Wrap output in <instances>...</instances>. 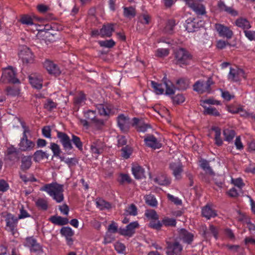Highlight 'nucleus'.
Returning a JSON list of instances; mask_svg holds the SVG:
<instances>
[{
    "mask_svg": "<svg viewBox=\"0 0 255 255\" xmlns=\"http://www.w3.org/2000/svg\"><path fill=\"white\" fill-rule=\"evenodd\" d=\"M40 190L46 192L57 203H61L64 200L63 185L53 182L45 184Z\"/></svg>",
    "mask_w": 255,
    "mask_h": 255,
    "instance_id": "nucleus-1",
    "label": "nucleus"
},
{
    "mask_svg": "<svg viewBox=\"0 0 255 255\" xmlns=\"http://www.w3.org/2000/svg\"><path fill=\"white\" fill-rule=\"evenodd\" d=\"M19 121L23 128V132L18 143V150L21 152H29L33 150L35 143L33 141L28 139L27 134L30 133L29 128L26 126L24 122H21L20 120Z\"/></svg>",
    "mask_w": 255,
    "mask_h": 255,
    "instance_id": "nucleus-2",
    "label": "nucleus"
},
{
    "mask_svg": "<svg viewBox=\"0 0 255 255\" xmlns=\"http://www.w3.org/2000/svg\"><path fill=\"white\" fill-rule=\"evenodd\" d=\"M162 82L163 83H158L154 81H151V87L154 89L155 93L158 95L162 94L164 91V88H165L166 95H173L175 93L176 88L172 82L165 77L163 78Z\"/></svg>",
    "mask_w": 255,
    "mask_h": 255,
    "instance_id": "nucleus-3",
    "label": "nucleus"
},
{
    "mask_svg": "<svg viewBox=\"0 0 255 255\" xmlns=\"http://www.w3.org/2000/svg\"><path fill=\"white\" fill-rule=\"evenodd\" d=\"M174 57L176 63L182 67L183 65H186L189 63L192 56L186 49L180 48L175 51Z\"/></svg>",
    "mask_w": 255,
    "mask_h": 255,
    "instance_id": "nucleus-4",
    "label": "nucleus"
},
{
    "mask_svg": "<svg viewBox=\"0 0 255 255\" xmlns=\"http://www.w3.org/2000/svg\"><path fill=\"white\" fill-rule=\"evenodd\" d=\"M0 82L3 84H15L16 73L14 69L11 66L2 69V75Z\"/></svg>",
    "mask_w": 255,
    "mask_h": 255,
    "instance_id": "nucleus-5",
    "label": "nucleus"
},
{
    "mask_svg": "<svg viewBox=\"0 0 255 255\" xmlns=\"http://www.w3.org/2000/svg\"><path fill=\"white\" fill-rule=\"evenodd\" d=\"M19 60L23 64H31L34 61V56L31 50L25 45H21L18 48Z\"/></svg>",
    "mask_w": 255,
    "mask_h": 255,
    "instance_id": "nucleus-6",
    "label": "nucleus"
},
{
    "mask_svg": "<svg viewBox=\"0 0 255 255\" xmlns=\"http://www.w3.org/2000/svg\"><path fill=\"white\" fill-rule=\"evenodd\" d=\"M244 71L238 67H230L228 75V79L231 82H237L241 81L242 78H245Z\"/></svg>",
    "mask_w": 255,
    "mask_h": 255,
    "instance_id": "nucleus-7",
    "label": "nucleus"
},
{
    "mask_svg": "<svg viewBox=\"0 0 255 255\" xmlns=\"http://www.w3.org/2000/svg\"><path fill=\"white\" fill-rule=\"evenodd\" d=\"M167 251L166 253L167 255H181L183 250V246L180 243L175 240L174 242H166Z\"/></svg>",
    "mask_w": 255,
    "mask_h": 255,
    "instance_id": "nucleus-8",
    "label": "nucleus"
},
{
    "mask_svg": "<svg viewBox=\"0 0 255 255\" xmlns=\"http://www.w3.org/2000/svg\"><path fill=\"white\" fill-rule=\"evenodd\" d=\"M118 127L124 133H128L130 127V119L125 115L120 114L117 118Z\"/></svg>",
    "mask_w": 255,
    "mask_h": 255,
    "instance_id": "nucleus-9",
    "label": "nucleus"
},
{
    "mask_svg": "<svg viewBox=\"0 0 255 255\" xmlns=\"http://www.w3.org/2000/svg\"><path fill=\"white\" fill-rule=\"evenodd\" d=\"M215 28L220 37L230 39H231L233 36L234 33L230 28L223 24L216 23L215 25Z\"/></svg>",
    "mask_w": 255,
    "mask_h": 255,
    "instance_id": "nucleus-10",
    "label": "nucleus"
},
{
    "mask_svg": "<svg viewBox=\"0 0 255 255\" xmlns=\"http://www.w3.org/2000/svg\"><path fill=\"white\" fill-rule=\"evenodd\" d=\"M99 114L104 116H110L115 114L116 109L111 104H99L96 106Z\"/></svg>",
    "mask_w": 255,
    "mask_h": 255,
    "instance_id": "nucleus-11",
    "label": "nucleus"
},
{
    "mask_svg": "<svg viewBox=\"0 0 255 255\" xmlns=\"http://www.w3.org/2000/svg\"><path fill=\"white\" fill-rule=\"evenodd\" d=\"M193 234L189 232L185 229H180L178 230V238L183 243L191 245L194 240Z\"/></svg>",
    "mask_w": 255,
    "mask_h": 255,
    "instance_id": "nucleus-12",
    "label": "nucleus"
},
{
    "mask_svg": "<svg viewBox=\"0 0 255 255\" xmlns=\"http://www.w3.org/2000/svg\"><path fill=\"white\" fill-rule=\"evenodd\" d=\"M57 136L66 151H70L73 149L71 139L66 133L57 131Z\"/></svg>",
    "mask_w": 255,
    "mask_h": 255,
    "instance_id": "nucleus-13",
    "label": "nucleus"
},
{
    "mask_svg": "<svg viewBox=\"0 0 255 255\" xmlns=\"http://www.w3.org/2000/svg\"><path fill=\"white\" fill-rule=\"evenodd\" d=\"M144 142L146 146L153 149H159L162 146V143L152 134L144 136Z\"/></svg>",
    "mask_w": 255,
    "mask_h": 255,
    "instance_id": "nucleus-14",
    "label": "nucleus"
},
{
    "mask_svg": "<svg viewBox=\"0 0 255 255\" xmlns=\"http://www.w3.org/2000/svg\"><path fill=\"white\" fill-rule=\"evenodd\" d=\"M5 221L6 222L5 230L14 235L15 233L16 217L13 214L7 213L5 217Z\"/></svg>",
    "mask_w": 255,
    "mask_h": 255,
    "instance_id": "nucleus-15",
    "label": "nucleus"
},
{
    "mask_svg": "<svg viewBox=\"0 0 255 255\" xmlns=\"http://www.w3.org/2000/svg\"><path fill=\"white\" fill-rule=\"evenodd\" d=\"M90 148L92 153L98 156L103 153L106 148V144L103 141L96 139L92 142Z\"/></svg>",
    "mask_w": 255,
    "mask_h": 255,
    "instance_id": "nucleus-16",
    "label": "nucleus"
},
{
    "mask_svg": "<svg viewBox=\"0 0 255 255\" xmlns=\"http://www.w3.org/2000/svg\"><path fill=\"white\" fill-rule=\"evenodd\" d=\"M138 227L139 224L137 221L132 222L128 225L125 228L120 229L119 233L122 235L131 237L135 233V229Z\"/></svg>",
    "mask_w": 255,
    "mask_h": 255,
    "instance_id": "nucleus-17",
    "label": "nucleus"
},
{
    "mask_svg": "<svg viewBox=\"0 0 255 255\" xmlns=\"http://www.w3.org/2000/svg\"><path fill=\"white\" fill-rule=\"evenodd\" d=\"M84 116L86 119L95 124L98 126H103L104 125L103 120L98 119L96 118V111L88 110L84 112Z\"/></svg>",
    "mask_w": 255,
    "mask_h": 255,
    "instance_id": "nucleus-18",
    "label": "nucleus"
},
{
    "mask_svg": "<svg viewBox=\"0 0 255 255\" xmlns=\"http://www.w3.org/2000/svg\"><path fill=\"white\" fill-rule=\"evenodd\" d=\"M16 159V148L13 146L8 147L4 153V160L6 163L12 165L14 164Z\"/></svg>",
    "mask_w": 255,
    "mask_h": 255,
    "instance_id": "nucleus-19",
    "label": "nucleus"
},
{
    "mask_svg": "<svg viewBox=\"0 0 255 255\" xmlns=\"http://www.w3.org/2000/svg\"><path fill=\"white\" fill-rule=\"evenodd\" d=\"M43 66L50 74L58 76L61 74V70L59 67L52 61L46 60L43 63Z\"/></svg>",
    "mask_w": 255,
    "mask_h": 255,
    "instance_id": "nucleus-20",
    "label": "nucleus"
},
{
    "mask_svg": "<svg viewBox=\"0 0 255 255\" xmlns=\"http://www.w3.org/2000/svg\"><path fill=\"white\" fill-rule=\"evenodd\" d=\"M132 122L131 126L135 128L138 132H144L150 128L149 125L143 123L141 120L137 118H133L132 119Z\"/></svg>",
    "mask_w": 255,
    "mask_h": 255,
    "instance_id": "nucleus-21",
    "label": "nucleus"
},
{
    "mask_svg": "<svg viewBox=\"0 0 255 255\" xmlns=\"http://www.w3.org/2000/svg\"><path fill=\"white\" fill-rule=\"evenodd\" d=\"M29 81L32 87L40 90L42 87V76L37 74H31L29 76Z\"/></svg>",
    "mask_w": 255,
    "mask_h": 255,
    "instance_id": "nucleus-22",
    "label": "nucleus"
},
{
    "mask_svg": "<svg viewBox=\"0 0 255 255\" xmlns=\"http://www.w3.org/2000/svg\"><path fill=\"white\" fill-rule=\"evenodd\" d=\"M115 31L114 24L112 23H108L102 26L100 29L101 33V37H111L113 34V32Z\"/></svg>",
    "mask_w": 255,
    "mask_h": 255,
    "instance_id": "nucleus-23",
    "label": "nucleus"
},
{
    "mask_svg": "<svg viewBox=\"0 0 255 255\" xmlns=\"http://www.w3.org/2000/svg\"><path fill=\"white\" fill-rule=\"evenodd\" d=\"M187 5L192 9L198 16L204 15L206 14L205 7L202 4L190 1Z\"/></svg>",
    "mask_w": 255,
    "mask_h": 255,
    "instance_id": "nucleus-24",
    "label": "nucleus"
},
{
    "mask_svg": "<svg viewBox=\"0 0 255 255\" xmlns=\"http://www.w3.org/2000/svg\"><path fill=\"white\" fill-rule=\"evenodd\" d=\"M235 24L237 27L243 29L244 33L245 31H248L252 27L250 22L243 17L237 18L235 21Z\"/></svg>",
    "mask_w": 255,
    "mask_h": 255,
    "instance_id": "nucleus-25",
    "label": "nucleus"
},
{
    "mask_svg": "<svg viewBox=\"0 0 255 255\" xmlns=\"http://www.w3.org/2000/svg\"><path fill=\"white\" fill-rule=\"evenodd\" d=\"M169 168L173 171V174L176 179L181 178V173L183 171L182 165L180 163L172 162L170 163Z\"/></svg>",
    "mask_w": 255,
    "mask_h": 255,
    "instance_id": "nucleus-26",
    "label": "nucleus"
},
{
    "mask_svg": "<svg viewBox=\"0 0 255 255\" xmlns=\"http://www.w3.org/2000/svg\"><path fill=\"white\" fill-rule=\"evenodd\" d=\"M131 171L135 178L137 179H140L145 177L144 169L138 164L132 166Z\"/></svg>",
    "mask_w": 255,
    "mask_h": 255,
    "instance_id": "nucleus-27",
    "label": "nucleus"
},
{
    "mask_svg": "<svg viewBox=\"0 0 255 255\" xmlns=\"http://www.w3.org/2000/svg\"><path fill=\"white\" fill-rule=\"evenodd\" d=\"M49 221L56 225L63 226L69 223L67 218H64L59 216H52L49 218Z\"/></svg>",
    "mask_w": 255,
    "mask_h": 255,
    "instance_id": "nucleus-28",
    "label": "nucleus"
},
{
    "mask_svg": "<svg viewBox=\"0 0 255 255\" xmlns=\"http://www.w3.org/2000/svg\"><path fill=\"white\" fill-rule=\"evenodd\" d=\"M202 215L207 219H210L217 216L216 211L208 205L203 207L202 209Z\"/></svg>",
    "mask_w": 255,
    "mask_h": 255,
    "instance_id": "nucleus-29",
    "label": "nucleus"
},
{
    "mask_svg": "<svg viewBox=\"0 0 255 255\" xmlns=\"http://www.w3.org/2000/svg\"><path fill=\"white\" fill-rule=\"evenodd\" d=\"M155 183L162 186H167L170 184V180L164 174H160L153 179Z\"/></svg>",
    "mask_w": 255,
    "mask_h": 255,
    "instance_id": "nucleus-30",
    "label": "nucleus"
},
{
    "mask_svg": "<svg viewBox=\"0 0 255 255\" xmlns=\"http://www.w3.org/2000/svg\"><path fill=\"white\" fill-rule=\"evenodd\" d=\"M219 9L221 11H225L233 16L238 15V12L231 7L227 6L224 1H220L218 3Z\"/></svg>",
    "mask_w": 255,
    "mask_h": 255,
    "instance_id": "nucleus-31",
    "label": "nucleus"
},
{
    "mask_svg": "<svg viewBox=\"0 0 255 255\" xmlns=\"http://www.w3.org/2000/svg\"><path fill=\"white\" fill-rule=\"evenodd\" d=\"M48 157L49 154L41 149L36 150L33 155V160L35 162H39L45 158L48 159Z\"/></svg>",
    "mask_w": 255,
    "mask_h": 255,
    "instance_id": "nucleus-32",
    "label": "nucleus"
},
{
    "mask_svg": "<svg viewBox=\"0 0 255 255\" xmlns=\"http://www.w3.org/2000/svg\"><path fill=\"white\" fill-rule=\"evenodd\" d=\"M211 130L215 133L214 137L215 143L218 146H221L223 144V140L221 137V128L218 127L213 126L212 127Z\"/></svg>",
    "mask_w": 255,
    "mask_h": 255,
    "instance_id": "nucleus-33",
    "label": "nucleus"
},
{
    "mask_svg": "<svg viewBox=\"0 0 255 255\" xmlns=\"http://www.w3.org/2000/svg\"><path fill=\"white\" fill-rule=\"evenodd\" d=\"M123 15L125 17L131 19L135 16L136 10L132 6H124L123 7Z\"/></svg>",
    "mask_w": 255,
    "mask_h": 255,
    "instance_id": "nucleus-34",
    "label": "nucleus"
},
{
    "mask_svg": "<svg viewBox=\"0 0 255 255\" xmlns=\"http://www.w3.org/2000/svg\"><path fill=\"white\" fill-rule=\"evenodd\" d=\"M177 89L179 90H185L189 86V80L187 78H181L176 81Z\"/></svg>",
    "mask_w": 255,
    "mask_h": 255,
    "instance_id": "nucleus-35",
    "label": "nucleus"
},
{
    "mask_svg": "<svg viewBox=\"0 0 255 255\" xmlns=\"http://www.w3.org/2000/svg\"><path fill=\"white\" fill-rule=\"evenodd\" d=\"M32 164L31 157L30 156H24L21 158V169L23 171L28 170Z\"/></svg>",
    "mask_w": 255,
    "mask_h": 255,
    "instance_id": "nucleus-36",
    "label": "nucleus"
},
{
    "mask_svg": "<svg viewBox=\"0 0 255 255\" xmlns=\"http://www.w3.org/2000/svg\"><path fill=\"white\" fill-rule=\"evenodd\" d=\"M193 90L200 94H202L204 92H209L206 88L204 81H197L193 85Z\"/></svg>",
    "mask_w": 255,
    "mask_h": 255,
    "instance_id": "nucleus-37",
    "label": "nucleus"
},
{
    "mask_svg": "<svg viewBox=\"0 0 255 255\" xmlns=\"http://www.w3.org/2000/svg\"><path fill=\"white\" fill-rule=\"evenodd\" d=\"M133 148L129 145L123 147L121 150V156L124 159H128L133 152Z\"/></svg>",
    "mask_w": 255,
    "mask_h": 255,
    "instance_id": "nucleus-38",
    "label": "nucleus"
},
{
    "mask_svg": "<svg viewBox=\"0 0 255 255\" xmlns=\"http://www.w3.org/2000/svg\"><path fill=\"white\" fill-rule=\"evenodd\" d=\"M189 19L187 20L186 30L189 32H192L197 30L199 28L200 25L198 23H197L195 21V19H194L193 20H191L190 21H189Z\"/></svg>",
    "mask_w": 255,
    "mask_h": 255,
    "instance_id": "nucleus-39",
    "label": "nucleus"
},
{
    "mask_svg": "<svg viewBox=\"0 0 255 255\" xmlns=\"http://www.w3.org/2000/svg\"><path fill=\"white\" fill-rule=\"evenodd\" d=\"M86 100L85 94L82 92H81L77 96L74 97V103L75 105L80 106L85 103Z\"/></svg>",
    "mask_w": 255,
    "mask_h": 255,
    "instance_id": "nucleus-40",
    "label": "nucleus"
},
{
    "mask_svg": "<svg viewBox=\"0 0 255 255\" xmlns=\"http://www.w3.org/2000/svg\"><path fill=\"white\" fill-rule=\"evenodd\" d=\"M35 205L38 209L43 211L47 210L48 208V202L44 198H38L35 202Z\"/></svg>",
    "mask_w": 255,
    "mask_h": 255,
    "instance_id": "nucleus-41",
    "label": "nucleus"
},
{
    "mask_svg": "<svg viewBox=\"0 0 255 255\" xmlns=\"http://www.w3.org/2000/svg\"><path fill=\"white\" fill-rule=\"evenodd\" d=\"M200 167L207 173H208L210 175H213L214 172L212 168L210 166L208 161L204 159H201L200 160Z\"/></svg>",
    "mask_w": 255,
    "mask_h": 255,
    "instance_id": "nucleus-42",
    "label": "nucleus"
},
{
    "mask_svg": "<svg viewBox=\"0 0 255 255\" xmlns=\"http://www.w3.org/2000/svg\"><path fill=\"white\" fill-rule=\"evenodd\" d=\"M201 105L204 107L205 111L204 113L205 114L218 117L220 116V113L217 110L216 108L213 107H204L202 104Z\"/></svg>",
    "mask_w": 255,
    "mask_h": 255,
    "instance_id": "nucleus-43",
    "label": "nucleus"
},
{
    "mask_svg": "<svg viewBox=\"0 0 255 255\" xmlns=\"http://www.w3.org/2000/svg\"><path fill=\"white\" fill-rule=\"evenodd\" d=\"M145 216L149 220L153 221L154 220H158L159 216L156 212L153 209L146 210L144 213Z\"/></svg>",
    "mask_w": 255,
    "mask_h": 255,
    "instance_id": "nucleus-44",
    "label": "nucleus"
},
{
    "mask_svg": "<svg viewBox=\"0 0 255 255\" xmlns=\"http://www.w3.org/2000/svg\"><path fill=\"white\" fill-rule=\"evenodd\" d=\"M176 24V21L174 19H171L168 20L165 27V32L169 34H172Z\"/></svg>",
    "mask_w": 255,
    "mask_h": 255,
    "instance_id": "nucleus-45",
    "label": "nucleus"
},
{
    "mask_svg": "<svg viewBox=\"0 0 255 255\" xmlns=\"http://www.w3.org/2000/svg\"><path fill=\"white\" fill-rule=\"evenodd\" d=\"M98 43L101 47L107 48H112L116 45V42L112 39L99 41Z\"/></svg>",
    "mask_w": 255,
    "mask_h": 255,
    "instance_id": "nucleus-46",
    "label": "nucleus"
},
{
    "mask_svg": "<svg viewBox=\"0 0 255 255\" xmlns=\"http://www.w3.org/2000/svg\"><path fill=\"white\" fill-rule=\"evenodd\" d=\"M96 206L100 210H104L105 209H110L111 207V204L104 200L99 199L96 202Z\"/></svg>",
    "mask_w": 255,
    "mask_h": 255,
    "instance_id": "nucleus-47",
    "label": "nucleus"
},
{
    "mask_svg": "<svg viewBox=\"0 0 255 255\" xmlns=\"http://www.w3.org/2000/svg\"><path fill=\"white\" fill-rule=\"evenodd\" d=\"M162 226L165 227H175L176 225V221L174 218H170L169 217H164L162 220Z\"/></svg>",
    "mask_w": 255,
    "mask_h": 255,
    "instance_id": "nucleus-48",
    "label": "nucleus"
},
{
    "mask_svg": "<svg viewBox=\"0 0 255 255\" xmlns=\"http://www.w3.org/2000/svg\"><path fill=\"white\" fill-rule=\"evenodd\" d=\"M223 134L225 137V140L230 142L234 137L235 132L233 130L227 128L224 130Z\"/></svg>",
    "mask_w": 255,
    "mask_h": 255,
    "instance_id": "nucleus-49",
    "label": "nucleus"
},
{
    "mask_svg": "<svg viewBox=\"0 0 255 255\" xmlns=\"http://www.w3.org/2000/svg\"><path fill=\"white\" fill-rule=\"evenodd\" d=\"M71 142L80 151L83 150V143L79 137L74 135H72Z\"/></svg>",
    "mask_w": 255,
    "mask_h": 255,
    "instance_id": "nucleus-50",
    "label": "nucleus"
},
{
    "mask_svg": "<svg viewBox=\"0 0 255 255\" xmlns=\"http://www.w3.org/2000/svg\"><path fill=\"white\" fill-rule=\"evenodd\" d=\"M61 234L65 237H72L74 234V231L69 227H62L60 230Z\"/></svg>",
    "mask_w": 255,
    "mask_h": 255,
    "instance_id": "nucleus-51",
    "label": "nucleus"
},
{
    "mask_svg": "<svg viewBox=\"0 0 255 255\" xmlns=\"http://www.w3.org/2000/svg\"><path fill=\"white\" fill-rule=\"evenodd\" d=\"M145 199L146 203L150 206L156 207L157 205V201L154 195H146Z\"/></svg>",
    "mask_w": 255,
    "mask_h": 255,
    "instance_id": "nucleus-52",
    "label": "nucleus"
},
{
    "mask_svg": "<svg viewBox=\"0 0 255 255\" xmlns=\"http://www.w3.org/2000/svg\"><path fill=\"white\" fill-rule=\"evenodd\" d=\"M148 226L154 230H160L162 227V222L158 220L150 221Z\"/></svg>",
    "mask_w": 255,
    "mask_h": 255,
    "instance_id": "nucleus-53",
    "label": "nucleus"
},
{
    "mask_svg": "<svg viewBox=\"0 0 255 255\" xmlns=\"http://www.w3.org/2000/svg\"><path fill=\"white\" fill-rule=\"evenodd\" d=\"M50 149L53 153V155L56 157H58L61 152L59 146L55 143H51Z\"/></svg>",
    "mask_w": 255,
    "mask_h": 255,
    "instance_id": "nucleus-54",
    "label": "nucleus"
},
{
    "mask_svg": "<svg viewBox=\"0 0 255 255\" xmlns=\"http://www.w3.org/2000/svg\"><path fill=\"white\" fill-rule=\"evenodd\" d=\"M169 50L167 48H158L155 52V56L158 57H164L168 55Z\"/></svg>",
    "mask_w": 255,
    "mask_h": 255,
    "instance_id": "nucleus-55",
    "label": "nucleus"
},
{
    "mask_svg": "<svg viewBox=\"0 0 255 255\" xmlns=\"http://www.w3.org/2000/svg\"><path fill=\"white\" fill-rule=\"evenodd\" d=\"M57 104L54 102L51 99H49L47 102L44 104V108L49 111H52L53 109L56 108Z\"/></svg>",
    "mask_w": 255,
    "mask_h": 255,
    "instance_id": "nucleus-56",
    "label": "nucleus"
},
{
    "mask_svg": "<svg viewBox=\"0 0 255 255\" xmlns=\"http://www.w3.org/2000/svg\"><path fill=\"white\" fill-rule=\"evenodd\" d=\"M20 21L23 24L32 25L33 24V19L28 15H23L21 16Z\"/></svg>",
    "mask_w": 255,
    "mask_h": 255,
    "instance_id": "nucleus-57",
    "label": "nucleus"
},
{
    "mask_svg": "<svg viewBox=\"0 0 255 255\" xmlns=\"http://www.w3.org/2000/svg\"><path fill=\"white\" fill-rule=\"evenodd\" d=\"M118 139V144L117 146L118 147H124L127 145V138L124 135H118L117 136Z\"/></svg>",
    "mask_w": 255,
    "mask_h": 255,
    "instance_id": "nucleus-58",
    "label": "nucleus"
},
{
    "mask_svg": "<svg viewBox=\"0 0 255 255\" xmlns=\"http://www.w3.org/2000/svg\"><path fill=\"white\" fill-rule=\"evenodd\" d=\"M167 197L168 199L173 202L176 205H181L182 201L178 197H175L170 194H167Z\"/></svg>",
    "mask_w": 255,
    "mask_h": 255,
    "instance_id": "nucleus-59",
    "label": "nucleus"
},
{
    "mask_svg": "<svg viewBox=\"0 0 255 255\" xmlns=\"http://www.w3.org/2000/svg\"><path fill=\"white\" fill-rule=\"evenodd\" d=\"M126 212L130 215L136 216L137 214V209L135 205H130L126 209Z\"/></svg>",
    "mask_w": 255,
    "mask_h": 255,
    "instance_id": "nucleus-60",
    "label": "nucleus"
},
{
    "mask_svg": "<svg viewBox=\"0 0 255 255\" xmlns=\"http://www.w3.org/2000/svg\"><path fill=\"white\" fill-rule=\"evenodd\" d=\"M172 99L173 103L177 105L181 104L185 101V98L182 94H177L173 97Z\"/></svg>",
    "mask_w": 255,
    "mask_h": 255,
    "instance_id": "nucleus-61",
    "label": "nucleus"
},
{
    "mask_svg": "<svg viewBox=\"0 0 255 255\" xmlns=\"http://www.w3.org/2000/svg\"><path fill=\"white\" fill-rule=\"evenodd\" d=\"M209 230L215 239L217 240L219 238V228L213 225H210L209 227Z\"/></svg>",
    "mask_w": 255,
    "mask_h": 255,
    "instance_id": "nucleus-62",
    "label": "nucleus"
},
{
    "mask_svg": "<svg viewBox=\"0 0 255 255\" xmlns=\"http://www.w3.org/2000/svg\"><path fill=\"white\" fill-rule=\"evenodd\" d=\"M30 251L32 253L39 255L42 252V247L39 243H37L30 248Z\"/></svg>",
    "mask_w": 255,
    "mask_h": 255,
    "instance_id": "nucleus-63",
    "label": "nucleus"
},
{
    "mask_svg": "<svg viewBox=\"0 0 255 255\" xmlns=\"http://www.w3.org/2000/svg\"><path fill=\"white\" fill-rule=\"evenodd\" d=\"M246 37L250 41H255V30H248L245 31Z\"/></svg>",
    "mask_w": 255,
    "mask_h": 255,
    "instance_id": "nucleus-64",
    "label": "nucleus"
}]
</instances>
